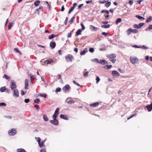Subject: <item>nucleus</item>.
I'll return each mask as SVG.
<instances>
[{
    "instance_id": "nucleus-62",
    "label": "nucleus",
    "mask_w": 152,
    "mask_h": 152,
    "mask_svg": "<svg viewBox=\"0 0 152 152\" xmlns=\"http://www.w3.org/2000/svg\"><path fill=\"white\" fill-rule=\"evenodd\" d=\"M102 34L104 35L106 37L108 36V34L107 33L105 32H102Z\"/></svg>"
},
{
    "instance_id": "nucleus-47",
    "label": "nucleus",
    "mask_w": 152,
    "mask_h": 152,
    "mask_svg": "<svg viewBox=\"0 0 152 152\" xmlns=\"http://www.w3.org/2000/svg\"><path fill=\"white\" fill-rule=\"evenodd\" d=\"M91 61L93 62H96L97 63L99 62V60L98 58H94V59L91 60Z\"/></svg>"
},
{
    "instance_id": "nucleus-64",
    "label": "nucleus",
    "mask_w": 152,
    "mask_h": 152,
    "mask_svg": "<svg viewBox=\"0 0 152 152\" xmlns=\"http://www.w3.org/2000/svg\"><path fill=\"white\" fill-rule=\"evenodd\" d=\"M68 18L67 17H66V19H65V22H64V24L65 25H66L67 24V21L68 20Z\"/></svg>"
},
{
    "instance_id": "nucleus-19",
    "label": "nucleus",
    "mask_w": 152,
    "mask_h": 152,
    "mask_svg": "<svg viewBox=\"0 0 152 152\" xmlns=\"http://www.w3.org/2000/svg\"><path fill=\"white\" fill-rule=\"evenodd\" d=\"M75 15L72 18L70 19V20L69 21V22L71 24H72L74 22V20H75Z\"/></svg>"
},
{
    "instance_id": "nucleus-21",
    "label": "nucleus",
    "mask_w": 152,
    "mask_h": 152,
    "mask_svg": "<svg viewBox=\"0 0 152 152\" xmlns=\"http://www.w3.org/2000/svg\"><path fill=\"white\" fill-rule=\"evenodd\" d=\"M82 31L81 29H80L77 30L76 32L75 36H78L81 34V32Z\"/></svg>"
},
{
    "instance_id": "nucleus-3",
    "label": "nucleus",
    "mask_w": 152,
    "mask_h": 152,
    "mask_svg": "<svg viewBox=\"0 0 152 152\" xmlns=\"http://www.w3.org/2000/svg\"><path fill=\"white\" fill-rule=\"evenodd\" d=\"M71 89V87L69 85L64 86L62 88V90L65 93L69 92Z\"/></svg>"
},
{
    "instance_id": "nucleus-26",
    "label": "nucleus",
    "mask_w": 152,
    "mask_h": 152,
    "mask_svg": "<svg viewBox=\"0 0 152 152\" xmlns=\"http://www.w3.org/2000/svg\"><path fill=\"white\" fill-rule=\"evenodd\" d=\"M110 25L109 24L107 25H101L102 28H108L110 27Z\"/></svg>"
},
{
    "instance_id": "nucleus-20",
    "label": "nucleus",
    "mask_w": 152,
    "mask_h": 152,
    "mask_svg": "<svg viewBox=\"0 0 152 152\" xmlns=\"http://www.w3.org/2000/svg\"><path fill=\"white\" fill-rule=\"evenodd\" d=\"M88 52L87 49V48H86L84 49V50L82 51L81 52V53H80V55H84L85 54L86 52Z\"/></svg>"
},
{
    "instance_id": "nucleus-31",
    "label": "nucleus",
    "mask_w": 152,
    "mask_h": 152,
    "mask_svg": "<svg viewBox=\"0 0 152 152\" xmlns=\"http://www.w3.org/2000/svg\"><path fill=\"white\" fill-rule=\"evenodd\" d=\"M38 95L41 97H44V98H46L47 96V94H43L41 93H39L38 94Z\"/></svg>"
},
{
    "instance_id": "nucleus-44",
    "label": "nucleus",
    "mask_w": 152,
    "mask_h": 152,
    "mask_svg": "<svg viewBox=\"0 0 152 152\" xmlns=\"http://www.w3.org/2000/svg\"><path fill=\"white\" fill-rule=\"evenodd\" d=\"M61 90V89L60 87H58L55 90L56 92H60Z\"/></svg>"
},
{
    "instance_id": "nucleus-61",
    "label": "nucleus",
    "mask_w": 152,
    "mask_h": 152,
    "mask_svg": "<svg viewBox=\"0 0 152 152\" xmlns=\"http://www.w3.org/2000/svg\"><path fill=\"white\" fill-rule=\"evenodd\" d=\"M29 102V99H26L24 100V102L26 103H28Z\"/></svg>"
},
{
    "instance_id": "nucleus-45",
    "label": "nucleus",
    "mask_w": 152,
    "mask_h": 152,
    "mask_svg": "<svg viewBox=\"0 0 152 152\" xmlns=\"http://www.w3.org/2000/svg\"><path fill=\"white\" fill-rule=\"evenodd\" d=\"M104 12H106L108 14L109 13V11L107 10H102L101 11V12L102 13H103Z\"/></svg>"
},
{
    "instance_id": "nucleus-6",
    "label": "nucleus",
    "mask_w": 152,
    "mask_h": 152,
    "mask_svg": "<svg viewBox=\"0 0 152 152\" xmlns=\"http://www.w3.org/2000/svg\"><path fill=\"white\" fill-rule=\"evenodd\" d=\"M13 96L16 98L19 96V92L18 90L17 89H15L13 90Z\"/></svg>"
},
{
    "instance_id": "nucleus-29",
    "label": "nucleus",
    "mask_w": 152,
    "mask_h": 152,
    "mask_svg": "<svg viewBox=\"0 0 152 152\" xmlns=\"http://www.w3.org/2000/svg\"><path fill=\"white\" fill-rule=\"evenodd\" d=\"M152 20V16H150L146 20V23H149Z\"/></svg>"
},
{
    "instance_id": "nucleus-8",
    "label": "nucleus",
    "mask_w": 152,
    "mask_h": 152,
    "mask_svg": "<svg viewBox=\"0 0 152 152\" xmlns=\"http://www.w3.org/2000/svg\"><path fill=\"white\" fill-rule=\"evenodd\" d=\"M50 122L52 124L55 125H57L58 124V121L57 119H53V120H51Z\"/></svg>"
},
{
    "instance_id": "nucleus-51",
    "label": "nucleus",
    "mask_w": 152,
    "mask_h": 152,
    "mask_svg": "<svg viewBox=\"0 0 152 152\" xmlns=\"http://www.w3.org/2000/svg\"><path fill=\"white\" fill-rule=\"evenodd\" d=\"M75 8H73L72 7H71V9L69 10V12H68V13L70 14L71 12H72L73 10H74Z\"/></svg>"
},
{
    "instance_id": "nucleus-9",
    "label": "nucleus",
    "mask_w": 152,
    "mask_h": 152,
    "mask_svg": "<svg viewBox=\"0 0 152 152\" xmlns=\"http://www.w3.org/2000/svg\"><path fill=\"white\" fill-rule=\"evenodd\" d=\"M43 10V7L42 6H40L39 8L37 9L35 11V12L37 13L38 15H39L40 11L42 12Z\"/></svg>"
},
{
    "instance_id": "nucleus-17",
    "label": "nucleus",
    "mask_w": 152,
    "mask_h": 152,
    "mask_svg": "<svg viewBox=\"0 0 152 152\" xmlns=\"http://www.w3.org/2000/svg\"><path fill=\"white\" fill-rule=\"evenodd\" d=\"M60 117L61 118L65 120H68V118L67 116L66 115L61 114L60 115Z\"/></svg>"
},
{
    "instance_id": "nucleus-18",
    "label": "nucleus",
    "mask_w": 152,
    "mask_h": 152,
    "mask_svg": "<svg viewBox=\"0 0 152 152\" xmlns=\"http://www.w3.org/2000/svg\"><path fill=\"white\" fill-rule=\"evenodd\" d=\"M90 29L91 30H92V31H96L97 30V28L95 27H94V26L92 25H90Z\"/></svg>"
},
{
    "instance_id": "nucleus-63",
    "label": "nucleus",
    "mask_w": 152,
    "mask_h": 152,
    "mask_svg": "<svg viewBox=\"0 0 152 152\" xmlns=\"http://www.w3.org/2000/svg\"><path fill=\"white\" fill-rule=\"evenodd\" d=\"M107 2V1L105 0H104L103 1H99V3H101V4H104V3H106Z\"/></svg>"
},
{
    "instance_id": "nucleus-56",
    "label": "nucleus",
    "mask_w": 152,
    "mask_h": 152,
    "mask_svg": "<svg viewBox=\"0 0 152 152\" xmlns=\"http://www.w3.org/2000/svg\"><path fill=\"white\" fill-rule=\"evenodd\" d=\"M132 47L133 48H140L141 46H138L136 45H133L132 46Z\"/></svg>"
},
{
    "instance_id": "nucleus-59",
    "label": "nucleus",
    "mask_w": 152,
    "mask_h": 152,
    "mask_svg": "<svg viewBox=\"0 0 152 152\" xmlns=\"http://www.w3.org/2000/svg\"><path fill=\"white\" fill-rule=\"evenodd\" d=\"M136 115H137L136 114H135L134 115H131L130 117L128 118L127 119V120H128L130 119V118H132L133 116H136Z\"/></svg>"
},
{
    "instance_id": "nucleus-41",
    "label": "nucleus",
    "mask_w": 152,
    "mask_h": 152,
    "mask_svg": "<svg viewBox=\"0 0 152 152\" xmlns=\"http://www.w3.org/2000/svg\"><path fill=\"white\" fill-rule=\"evenodd\" d=\"M14 50L17 53L21 54V52L18 50L17 48H15L14 49Z\"/></svg>"
},
{
    "instance_id": "nucleus-50",
    "label": "nucleus",
    "mask_w": 152,
    "mask_h": 152,
    "mask_svg": "<svg viewBox=\"0 0 152 152\" xmlns=\"http://www.w3.org/2000/svg\"><path fill=\"white\" fill-rule=\"evenodd\" d=\"M80 25L82 27V30L83 31L85 29V27L82 23H81Z\"/></svg>"
},
{
    "instance_id": "nucleus-35",
    "label": "nucleus",
    "mask_w": 152,
    "mask_h": 152,
    "mask_svg": "<svg viewBox=\"0 0 152 152\" xmlns=\"http://www.w3.org/2000/svg\"><path fill=\"white\" fill-rule=\"evenodd\" d=\"M112 67V65H108L104 66H103V67L107 69H110Z\"/></svg>"
},
{
    "instance_id": "nucleus-11",
    "label": "nucleus",
    "mask_w": 152,
    "mask_h": 152,
    "mask_svg": "<svg viewBox=\"0 0 152 152\" xmlns=\"http://www.w3.org/2000/svg\"><path fill=\"white\" fill-rule=\"evenodd\" d=\"M107 57L111 59L113 58H115L116 57V55L114 53H112L110 54H108Z\"/></svg>"
},
{
    "instance_id": "nucleus-54",
    "label": "nucleus",
    "mask_w": 152,
    "mask_h": 152,
    "mask_svg": "<svg viewBox=\"0 0 152 152\" xmlns=\"http://www.w3.org/2000/svg\"><path fill=\"white\" fill-rule=\"evenodd\" d=\"M89 51L91 53H93L94 51V49L92 48H91L89 49Z\"/></svg>"
},
{
    "instance_id": "nucleus-23",
    "label": "nucleus",
    "mask_w": 152,
    "mask_h": 152,
    "mask_svg": "<svg viewBox=\"0 0 152 152\" xmlns=\"http://www.w3.org/2000/svg\"><path fill=\"white\" fill-rule=\"evenodd\" d=\"M58 36L57 35H55L53 34H52L51 35H50L48 37V39H53L54 37H56Z\"/></svg>"
},
{
    "instance_id": "nucleus-25",
    "label": "nucleus",
    "mask_w": 152,
    "mask_h": 152,
    "mask_svg": "<svg viewBox=\"0 0 152 152\" xmlns=\"http://www.w3.org/2000/svg\"><path fill=\"white\" fill-rule=\"evenodd\" d=\"M17 152H26V151L23 148H19L17 149Z\"/></svg>"
},
{
    "instance_id": "nucleus-38",
    "label": "nucleus",
    "mask_w": 152,
    "mask_h": 152,
    "mask_svg": "<svg viewBox=\"0 0 152 152\" xmlns=\"http://www.w3.org/2000/svg\"><path fill=\"white\" fill-rule=\"evenodd\" d=\"M132 33H136L138 32V30L137 29H133L131 28Z\"/></svg>"
},
{
    "instance_id": "nucleus-39",
    "label": "nucleus",
    "mask_w": 152,
    "mask_h": 152,
    "mask_svg": "<svg viewBox=\"0 0 152 152\" xmlns=\"http://www.w3.org/2000/svg\"><path fill=\"white\" fill-rule=\"evenodd\" d=\"M5 89H6L5 87L4 86L1 87L0 89V91L1 92H3L5 90Z\"/></svg>"
},
{
    "instance_id": "nucleus-15",
    "label": "nucleus",
    "mask_w": 152,
    "mask_h": 152,
    "mask_svg": "<svg viewBox=\"0 0 152 152\" xmlns=\"http://www.w3.org/2000/svg\"><path fill=\"white\" fill-rule=\"evenodd\" d=\"M50 46L52 49H54L56 46V44L54 42H51L50 43Z\"/></svg>"
},
{
    "instance_id": "nucleus-14",
    "label": "nucleus",
    "mask_w": 152,
    "mask_h": 152,
    "mask_svg": "<svg viewBox=\"0 0 152 152\" xmlns=\"http://www.w3.org/2000/svg\"><path fill=\"white\" fill-rule=\"evenodd\" d=\"M53 60L51 59H50L45 61L44 63L45 64L47 65L49 64H51L53 62Z\"/></svg>"
},
{
    "instance_id": "nucleus-58",
    "label": "nucleus",
    "mask_w": 152,
    "mask_h": 152,
    "mask_svg": "<svg viewBox=\"0 0 152 152\" xmlns=\"http://www.w3.org/2000/svg\"><path fill=\"white\" fill-rule=\"evenodd\" d=\"M34 107L37 110H38L39 109V107L38 105L35 104L34 105Z\"/></svg>"
},
{
    "instance_id": "nucleus-4",
    "label": "nucleus",
    "mask_w": 152,
    "mask_h": 152,
    "mask_svg": "<svg viewBox=\"0 0 152 152\" xmlns=\"http://www.w3.org/2000/svg\"><path fill=\"white\" fill-rule=\"evenodd\" d=\"M8 133L10 135L14 136L17 133V131L15 129H12L8 132Z\"/></svg>"
},
{
    "instance_id": "nucleus-28",
    "label": "nucleus",
    "mask_w": 152,
    "mask_h": 152,
    "mask_svg": "<svg viewBox=\"0 0 152 152\" xmlns=\"http://www.w3.org/2000/svg\"><path fill=\"white\" fill-rule=\"evenodd\" d=\"M135 17L136 18H138V19L141 20H142L145 19L144 18L139 15H136Z\"/></svg>"
},
{
    "instance_id": "nucleus-13",
    "label": "nucleus",
    "mask_w": 152,
    "mask_h": 152,
    "mask_svg": "<svg viewBox=\"0 0 152 152\" xmlns=\"http://www.w3.org/2000/svg\"><path fill=\"white\" fill-rule=\"evenodd\" d=\"M98 63L101 64H102L103 65H104L105 64H108V63L107 61H106L105 60L103 59L100 60L99 61V62Z\"/></svg>"
},
{
    "instance_id": "nucleus-10",
    "label": "nucleus",
    "mask_w": 152,
    "mask_h": 152,
    "mask_svg": "<svg viewBox=\"0 0 152 152\" xmlns=\"http://www.w3.org/2000/svg\"><path fill=\"white\" fill-rule=\"evenodd\" d=\"M112 74L113 77H118L120 75V74L119 72L116 70L113 71L112 72Z\"/></svg>"
},
{
    "instance_id": "nucleus-33",
    "label": "nucleus",
    "mask_w": 152,
    "mask_h": 152,
    "mask_svg": "<svg viewBox=\"0 0 152 152\" xmlns=\"http://www.w3.org/2000/svg\"><path fill=\"white\" fill-rule=\"evenodd\" d=\"M40 3V1L39 0H37L34 2V4L35 6H39Z\"/></svg>"
},
{
    "instance_id": "nucleus-42",
    "label": "nucleus",
    "mask_w": 152,
    "mask_h": 152,
    "mask_svg": "<svg viewBox=\"0 0 152 152\" xmlns=\"http://www.w3.org/2000/svg\"><path fill=\"white\" fill-rule=\"evenodd\" d=\"M59 108H57L56 109L54 113H55V114H57L58 115V114H59Z\"/></svg>"
},
{
    "instance_id": "nucleus-32",
    "label": "nucleus",
    "mask_w": 152,
    "mask_h": 152,
    "mask_svg": "<svg viewBox=\"0 0 152 152\" xmlns=\"http://www.w3.org/2000/svg\"><path fill=\"white\" fill-rule=\"evenodd\" d=\"M13 23L12 22H10L9 23L8 27V29L9 30H10V29L13 26Z\"/></svg>"
},
{
    "instance_id": "nucleus-55",
    "label": "nucleus",
    "mask_w": 152,
    "mask_h": 152,
    "mask_svg": "<svg viewBox=\"0 0 152 152\" xmlns=\"http://www.w3.org/2000/svg\"><path fill=\"white\" fill-rule=\"evenodd\" d=\"M6 105V103L4 102H1L0 103V106H5Z\"/></svg>"
},
{
    "instance_id": "nucleus-1",
    "label": "nucleus",
    "mask_w": 152,
    "mask_h": 152,
    "mask_svg": "<svg viewBox=\"0 0 152 152\" xmlns=\"http://www.w3.org/2000/svg\"><path fill=\"white\" fill-rule=\"evenodd\" d=\"M74 58V56L71 54H68L65 57V60L68 62H72Z\"/></svg>"
},
{
    "instance_id": "nucleus-49",
    "label": "nucleus",
    "mask_w": 152,
    "mask_h": 152,
    "mask_svg": "<svg viewBox=\"0 0 152 152\" xmlns=\"http://www.w3.org/2000/svg\"><path fill=\"white\" fill-rule=\"evenodd\" d=\"M75 102L74 101H72V100H70V101H69L68 102H67V103L69 104H73L74 103H75Z\"/></svg>"
},
{
    "instance_id": "nucleus-57",
    "label": "nucleus",
    "mask_w": 152,
    "mask_h": 152,
    "mask_svg": "<svg viewBox=\"0 0 152 152\" xmlns=\"http://www.w3.org/2000/svg\"><path fill=\"white\" fill-rule=\"evenodd\" d=\"M143 49H147L148 48L146 47L145 45H143L142 46H141V48Z\"/></svg>"
},
{
    "instance_id": "nucleus-27",
    "label": "nucleus",
    "mask_w": 152,
    "mask_h": 152,
    "mask_svg": "<svg viewBox=\"0 0 152 152\" xmlns=\"http://www.w3.org/2000/svg\"><path fill=\"white\" fill-rule=\"evenodd\" d=\"M99 104V102H95L94 104H90V106H94V107H96Z\"/></svg>"
},
{
    "instance_id": "nucleus-22",
    "label": "nucleus",
    "mask_w": 152,
    "mask_h": 152,
    "mask_svg": "<svg viewBox=\"0 0 152 152\" xmlns=\"http://www.w3.org/2000/svg\"><path fill=\"white\" fill-rule=\"evenodd\" d=\"M47 139L46 138L43 141H42L40 143H39V145L40 147H42L44 145V142Z\"/></svg>"
},
{
    "instance_id": "nucleus-12",
    "label": "nucleus",
    "mask_w": 152,
    "mask_h": 152,
    "mask_svg": "<svg viewBox=\"0 0 152 152\" xmlns=\"http://www.w3.org/2000/svg\"><path fill=\"white\" fill-rule=\"evenodd\" d=\"M28 80L26 79L25 81V89L27 90L28 89Z\"/></svg>"
},
{
    "instance_id": "nucleus-48",
    "label": "nucleus",
    "mask_w": 152,
    "mask_h": 152,
    "mask_svg": "<svg viewBox=\"0 0 152 152\" xmlns=\"http://www.w3.org/2000/svg\"><path fill=\"white\" fill-rule=\"evenodd\" d=\"M73 83L75 84H76V85H77V86H81V87H82V86L80 85L79 84V83H78L76 81H75V80H73Z\"/></svg>"
},
{
    "instance_id": "nucleus-53",
    "label": "nucleus",
    "mask_w": 152,
    "mask_h": 152,
    "mask_svg": "<svg viewBox=\"0 0 152 152\" xmlns=\"http://www.w3.org/2000/svg\"><path fill=\"white\" fill-rule=\"evenodd\" d=\"M89 72H83V76L85 77H86L88 76Z\"/></svg>"
},
{
    "instance_id": "nucleus-7",
    "label": "nucleus",
    "mask_w": 152,
    "mask_h": 152,
    "mask_svg": "<svg viewBox=\"0 0 152 152\" xmlns=\"http://www.w3.org/2000/svg\"><path fill=\"white\" fill-rule=\"evenodd\" d=\"M144 24V23H140L139 25L135 24L133 25V27L134 28H137V29H139Z\"/></svg>"
},
{
    "instance_id": "nucleus-46",
    "label": "nucleus",
    "mask_w": 152,
    "mask_h": 152,
    "mask_svg": "<svg viewBox=\"0 0 152 152\" xmlns=\"http://www.w3.org/2000/svg\"><path fill=\"white\" fill-rule=\"evenodd\" d=\"M96 83L97 84L100 80V78L98 76H97L96 78Z\"/></svg>"
},
{
    "instance_id": "nucleus-24",
    "label": "nucleus",
    "mask_w": 152,
    "mask_h": 152,
    "mask_svg": "<svg viewBox=\"0 0 152 152\" xmlns=\"http://www.w3.org/2000/svg\"><path fill=\"white\" fill-rule=\"evenodd\" d=\"M3 77L4 78H5L8 81H10V77H9L8 76H7L6 74H4L3 76Z\"/></svg>"
},
{
    "instance_id": "nucleus-30",
    "label": "nucleus",
    "mask_w": 152,
    "mask_h": 152,
    "mask_svg": "<svg viewBox=\"0 0 152 152\" xmlns=\"http://www.w3.org/2000/svg\"><path fill=\"white\" fill-rule=\"evenodd\" d=\"M122 19L121 18H118L117 19L115 23L116 24H118L119 23H120L121 22Z\"/></svg>"
},
{
    "instance_id": "nucleus-37",
    "label": "nucleus",
    "mask_w": 152,
    "mask_h": 152,
    "mask_svg": "<svg viewBox=\"0 0 152 152\" xmlns=\"http://www.w3.org/2000/svg\"><path fill=\"white\" fill-rule=\"evenodd\" d=\"M43 118L45 121H47L48 120V119L47 116L45 115H43Z\"/></svg>"
},
{
    "instance_id": "nucleus-43",
    "label": "nucleus",
    "mask_w": 152,
    "mask_h": 152,
    "mask_svg": "<svg viewBox=\"0 0 152 152\" xmlns=\"http://www.w3.org/2000/svg\"><path fill=\"white\" fill-rule=\"evenodd\" d=\"M58 115L54 113L53 116V119H56V118L57 117Z\"/></svg>"
},
{
    "instance_id": "nucleus-5",
    "label": "nucleus",
    "mask_w": 152,
    "mask_h": 152,
    "mask_svg": "<svg viewBox=\"0 0 152 152\" xmlns=\"http://www.w3.org/2000/svg\"><path fill=\"white\" fill-rule=\"evenodd\" d=\"M130 60L131 63L133 64H134L137 63L138 61V59L137 58L135 57H131L130 58Z\"/></svg>"
},
{
    "instance_id": "nucleus-34",
    "label": "nucleus",
    "mask_w": 152,
    "mask_h": 152,
    "mask_svg": "<svg viewBox=\"0 0 152 152\" xmlns=\"http://www.w3.org/2000/svg\"><path fill=\"white\" fill-rule=\"evenodd\" d=\"M40 102V100L39 98H36L34 100V102L35 103L39 104Z\"/></svg>"
},
{
    "instance_id": "nucleus-16",
    "label": "nucleus",
    "mask_w": 152,
    "mask_h": 152,
    "mask_svg": "<svg viewBox=\"0 0 152 152\" xmlns=\"http://www.w3.org/2000/svg\"><path fill=\"white\" fill-rule=\"evenodd\" d=\"M146 108L149 112L151 111L152 110V102L150 104L147 105Z\"/></svg>"
},
{
    "instance_id": "nucleus-2",
    "label": "nucleus",
    "mask_w": 152,
    "mask_h": 152,
    "mask_svg": "<svg viewBox=\"0 0 152 152\" xmlns=\"http://www.w3.org/2000/svg\"><path fill=\"white\" fill-rule=\"evenodd\" d=\"M10 87L12 90L16 89L17 86L14 80H11L10 81Z\"/></svg>"
},
{
    "instance_id": "nucleus-60",
    "label": "nucleus",
    "mask_w": 152,
    "mask_h": 152,
    "mask_svg": "<svg viewBox=\"0 0 152 152\" xmlns=\"http://www.w3.org/2000/svg\"><path fill=\"white\" fill-rule=\"evenodd\" d=\"M35 76L33 75L32 76H31V77H30V79H31V81H32L33 80L35 79Z\"/></svg>"
},
{
    "instance_id": "nucleus-52",
    "label": "nucleus",
    "mask_w": 152,
    "mask_h": 152,
    "mask_svg": "<svg viewBox=\"0 0 152 152\" xmlns=\"http://www.w3.org/2000/svg\"><path fill=\"white\" fill-rule=\"evenodd\" d=\"M109 61H110L112 62L113 63H114L115 62L116 60L115 58H113L111 59H110L109 60Z\"/></svg>"
},
{
    "instance_id": "nucleus-36",
    "label": "nucleus",
    "mask_w": 152,
    "mask_h": 152,
    "mask_svg": "<svg viewBox=\"0 0 152 152\" xmlns=\"http://www.w3.org/2000/svg\"><path fill=\"white\" fill-rule=\"evenodd\" d=\"M126 33H127V34L128 35H129L130 34H131L132 31L131 30V28H129L126 31Z\"/></svg>"
},
{
    "instance_id": "nucleus-40",
    "label": "nucleus",
    "mask_w": 152,
    "mask_h": 152,
    "mask_svg": "<svg viewBox=\"0 0 152 152\" xmlns=\"http://www.w3.org/2000/svg\"><path fill=\"white\" fill-rule=\"evenodd\" d=\"M111 3L110 1L108 2H107L106 3L105 5L106 7H108L111 5Z\"/></svg>"
}]
</instances>
